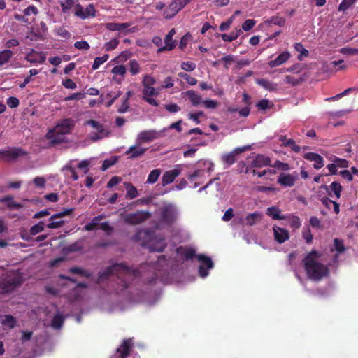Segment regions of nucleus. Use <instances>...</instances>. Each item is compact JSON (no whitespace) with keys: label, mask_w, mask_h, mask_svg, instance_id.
I'll use <instances>...</instances> for the list:
<instances>
[{"label":"nucleus","mask_w":358,"mask_h":358,"mask_svg":"<svg viewBox=\"0 0 358 358\" xmlns=\"http://www.w3.org/2000/svg\"><path fill=\"white\" fill-rule=\"evenodd\" d=\"M298 179L297 174L292 175L290 173H281L277 180L279 185L285 187H293Z\"/></svg>","instance_id":"nucleus-18"},{"label":"nucleus","mask_w":358,"mask_h":358,"mask_svg":"<svg viewBox=\"0 0 358 358\" xmlns=\"http://www.w3.org/2000/svg\"><path fill=\"white\" fill-rule=\"evenodd\" d=\"M273 231L275 241L280 244L285 243L289 238V231L284 228L274 225Z\"/></svg>","instance_id":"nucleus-22"},{"label":"nucleus","mask_w":358,"mask_h":358,"mask_svg":"<svg viewBox=\"0 0 358 358\" xmlns=\"http://www.w3.org/2000/svg\"><path fill=\"white\" fill-rule=\"evenodd\" d=\"M45 59V55L43 52H36L34 49H31L25 56V60L32 64H43Z\"/></svg>","instance_id":"nucleus-20"},{"label":"nucleus","mask_w":358,"mask_h":358,"mask_svg":"<svg viewBox=\"0 0 358 358\" xmlns=\"http://www.w3.org/2000/svg\"><path fill=\"white\" fill-rule=\"evenodd\" d=\"M271 160L268 157L263 155H257L252 161V167L262 168L271 165Z\"/></svg>","instance_id":"nucleus-25"},{"label":"nucleus","mask_w":358,"mask_h":358,"mask_svg":"<svg viewBox=\"0 0 358 358\" xmlns=\"http://www.w3.org/2000/svg\"><path fill=\"white\" fill-rule=\"evenodd\" d=\"M162 136V131H157L155 129L145 130L141 131L136 139V142L150 143Z\"/></svg>","instance_id":"nucleus-12"},{"label":"nucleus","mask_w":358,"mask_h":358,"mask_svg":"<svg viewBox=\"0 0 358 358\" xmlns=\"http://www.w3.org/2000/svg\"><path fill=\"white\" fill-rule=\"evenodd\" d=\"M85 125L91 127L92 130L88 134L90 139L96 141L103 139L109 135V131L98 121L90 120L85 122Z\"/></svg>","instance_id":"nucleus-5"},{"label":"nucleus","mask_w":358,"mask_h":358,"mask_svg":"<svg viewBox=\"0 0 358 358\" xmlns=\"http://www.w3.org/2000/svg\"><path fill=\"white\" fill-rule=\"evenodd\" d=\"M266 214L273 220H283L286 219L285 215H282V210L277 206L268 207L266 210Z\"/></svg>","instance_id":"nucleus-27"},{"label":"nucleus","mask_w":358,"mask_h":358,"mask_svg":"<svg viewBox=\"0 0 358 358\" xmlns=\"http://www.w3.org/2000/svg\"><path fill=\"white\" fill-rule=\"evenodd\" d=\"M119 44V40L117 38H113L110 41L106 42L104 45L103 48L106 51H111L114 49H115Z\"/></svg>","instance_id":"nucleus-50"},{"label":"nucleus","mask_w":358,"mask_h":358,"mask_svg":"<svg viewBox=\"0 0 358 358\" xmlns=\"http://www.w3.org/2000/svg\"><path fill=\"white\" fill-rule=\"evenodd\" d=\"M185 94L187 96L193 106H197L203 102L201 96L193 90L186 91Z\"/></svg>","instance_id":"nucleus-28"},{"label":"nucleus","mask_w":358,"mask_h":358,"mask_svg":"<svg viewBox=\"0 0 358 358\" xmlns=\"http://www.w3.org/2000/svg\"><path fill=\"white\" fill-rule=\"evenodd\" d=\"M150 214L146 211H137L134 213H129L123 217L125 223L136 225L142 223L149 218Z\"/></svg>","instance_id":"nucleus-7"},{"label":"nucleus","mask_w":358,"mask_h":358,"mask_svg":"<svg viewBox=\"0 0 358 358\" xmlns=\"http://www.w3.org/2000/svg\"><path fill=\"white\" fill-rule=\"evenodd\" d=\"M246 150L245 147L242 148H236L233 150L231 152L229 153H225L221 156L222 162L227 165V166H229L232 165L236 160V156L244 152Z\"/></svg>","instance_id":"nucleus-19"},{"label":"nucleus","mask_w":358,"mask_h":358,"mask_svg":"<svg viewBox=\"0 0 358 358\" xmlns=\"http://www.w3.org/2000/svg\"><path fill=\"white\" fill-rule=\"evenodd\" d=\"M156 83V80L150 75H145L143 78L142 85L143 87L153 86Z\"/></svg>","instance_id":"nucleus-54"},{"label":"nucleus","mask_w":358,"mask_h":358,"mask_svg":"<svg viewBox=\"0 0 358 358\" xmlns=\"http://www.w3.org/2000/svg\"><path fill=\"white\" fill-rule=\"evenodd\" d=\"M153 234L148 230H140L134 236V240L139 241L143 247H146L150 252H162L166 243L163 237L152 238Z\"/></svg>","instance_id":"nucleus-3"},{"label":"nucleus","mask_w":358,"mask_h":358,"mask_svg":"<svg viewBox=\"0 0 358 358\" xmlns=\"http://www.w3.org/2000/svg\"><path fill=\"white\" fill-rule=\"evenodd\" d=\"M131 56V54L127 51L122 52L115 59H113V62H124L127 61Z\"/></svg>","instance_id":"nucleus-59"},{"label":"nucleus","mask_w":358,"mask_h":358,"mask_svg":"<svg viewBox=\"0 0 358 358\" xmlns=\"http://www.w3.org/2000/svg\"><path fill=\"white\" fill-rule=\"evenodd\" d=\"M2 324L10 328H13L16 324V320L14 317L10 315H6L2 319Z\"/></svg>","instance_id":"nucleus-46"},{"label":"nucleus","mask_w":358,"mask_h":358,"mask_svg":"<svg viewBox=\"0 0 358 358\" xmlns=\"http://www.w3.org/2000/svg\"><path fill=\"white\" fill-rule=\"evenodd\" d=\"M283 145L285 147H290L292 150L296 153L301 151V147L296 145L294 141L292 139H287Z\"/></svg>","instance_id":"nucleus-55"},{"label":"nucleus","mask_w":358,"mask_h":358,"mask_svg":"<svg viewBox=\"0 0 358 358\" xmlns=\"http://www.w3.org/2000/svg\"><path fill=\"white\" fill-rule=\"evenodd\" d=\"M73 125L74 124L72 120L64 119L58 123L53 129L55 130V132L61 133L66 136L67 134L71 132Z\"/></svg>","instance_id":"nucleus-21"},{"label":"nucleus","mask_w":358,"mask_h":358,"mask_svg":"<svg viewBox=\"0 0 358 358\" xmlns=\"http://www.w3.org/2000/svg\"><path fill=\"white\" fill-rule=\"evenodd\" d=\"M21 284V278L14 272L7 273L0 281V294L13 290Z\"/></svg>","instance_id":"nucleus-4"},{"label":"nucleus","mask_w":358,"mask_h":358,"mask_svg":"<svg viewBox=\"0 0 358 358\" xmlns=\"http://www.w3.org/2000/svg\"><path fill=\"white\" fill-rule=\"evenodd\" d=\"M241 29L236 30L235 32H231L229 34H224L222 35V38L224 41L231 42L236 40L240 35Z\"/></svg>","instance_id":"nucleus-49"},{"label":"nucleus","mask_w":358,"mask_h":358,"mask_svg":"<svg viewBox=\"0 0 358 358\" xmlns=\"http://www.w3.org/2000/svg\"><path fill=\"white\" fill-rule=\"evenodd\" d=\"M64 317L60 313H57L54 316V317L52 320V322H51L52 327H53L55 329L61 328L64 323Z\"/></svg>","instance_id":"nucleus-40"},{"label":"nucleus","mask_w":358,"mask_h":358,"mask_svg":"<svg viewBox=\"0 0 358 358\" xmlns=\"http://www.w3.org/2000/svg\"><path fill=\"white\" fill-rule=\"evenodd\" d=\"M84 98H85V92H77L65 97L64 101H68L71 100H81Z\"/></svg>","instance_id":"nucleus-57"},{"label":"nucleus","mask_w":358,"mask_h":358,"mask_svg":"<svg viewBox=\"0 0 358 358\" xmlns=\"http://www.w3.org/2000/svg\"><path fill=\"white\" fill-rule=\"evenodd\" d=\"M73 208L65 209L64 210L52 215L49 219V223L47 227L49 229H57L61 227L64 224V220H61L62 217L70 215L73 212Z\"/></svg>","instance_id":"nucleus-10"},{"label":"nucleus","mask_w":358,"mask_h":358,"mask_svg":"<svg viewBox=\"0 0 358 358\" xmlns=\"http://www.w3.org/2000/svg\"><path fill=\"white\" fill-rule=\"evenodd\" d=\"M256 106L259 110H265L270 108L272 104L268 99H262L256 104Z\"/></svg>","instance_id":"nucleus-61"},{"label":"nucleus","mask_w":358,"mask_h":358,"mask_svg":"<svg viewBox=\"0 0 358 358\" xmlns=\"http://www.w3.org/2000/svg\"><path fill=\"white\" fill-rule=\"evenodd\" d=\"M1 202L6 203L7 206L10 208H19L22 206L21 204L16 203L11 197H5L0 199Z\"/></svg>","instance_id":"nucleus-53"},{"label":"nucleus","mask_w":358,"mask_h":358,"mask_svg":"<svg viewBox=\"0 0 358 358\" xmlns=\"http://www.w3.org/2000/svg\"><path fill=\"white\" fill-rule=\"evenodd\" d=\"M334 245L335 250L338 253L343 252L345 250V248L344 246L343 241H341L338 238H335L334 240Z\"/></svg>","instance_id":"nucleus-60"},{"label":"nucleus","mask_w":358,"mask_h":358,"mask_svg":"<svg viewBox=\"0 0 358 358\" xmlns=\"http://www.w3.org/2000/svg\"><path fill=\"white\" fill-rule=\"evenodd\" d=\"M330 189L334 193L337 199H339L341 196V192L342 190V187H341V184L336 181H334L330 185Z\"/></svg>","instance_id":"nucleus-48"},{"label":"nucleus","mask_w":358,"mask_h":358,"mask_svg":"<svg viewBox=\"0 0 358 358\" xmlns=\"http://www.w3.org/2000/svg\"><path fill=\"white\" fill-rule=\"evenodd\" d=\"M141 144V143L136 141L135 145H133L128 148L125 152V155H128V159H135L144 155L145 152L148 150V148L142 147Z\"/></svg>","instance_id":"nucleus-16"},{"label":"nucleus","mask_w":358,"mask_h":358,"mask_svg":"<svg viewBox=\"0 0 358 358\" xmlns=\"http://www.w3.org/2000/svg\"><path fill=\"white\" fill-rule=\"evenodd\" d=\"M130 26L129 23L109 22L106 24V28L110 31H123Z\"/></svg>","instance_id":"nucleus-33"},{"label":"nucleus","mask_w":358,"mask_h":358,"mask_svg":"<svg viewBox=\"0 0 358 358\" xmlns=\"http://www.w3.org/2000/svg\"><path fill=\"white\" fill-rule=\"evenodd\" d=\"M256 83L262 87L263 88L267 90H269V91H273V90H276V88H277V85L276 84H275L273 83H271L268 80H266V79L257 78L256 79Z\"/></svg>","instance_id":"nucleus-35"},{"label":"nucleus","mask_w":358,"mask_h":358,"mask_svg":"<svg viewBox=\"0 0 358 358\" xmlns=\"http://www.w3.org/2000/svg\"><path fill=\"white\" fill-rule=\"evenodd\" d=\"M285 217H286L285 220L289 222V227L291 228L299 229L301 227V222L298 216L292 215V214H289V215H285Z\"/></svg>","instance_id":"nucleus-36"},{"label":"nucleus","mask_w":358,"mask_h":358,"mask_svg":"<svg viewBox=\"0 0 358 358\" xmlns=\"http://www.w3.org/2000/svg\"><path fill=\"white\" fill-rule=\"evenodd\" d=\"M111 73L123 78L127 73V69L124 65H117L111 69Z\"/></svg>","instance_id":"nucleus-45"},{"label":"nucleus","mask_w":358,"mask_h":358,"mask_svg":"<svg viewBox=\"0 0 358 358\" xmlns=\"http://www.w3.org/2000/svg\"><path fill=\"white\" fill-rule=\"evenodd\" d=\"M181 69L186 71H192L196 69V64L191 62H182Z\"/></svg>","instance_id":"nucleus-62"},{"label":"nucleus","mask_w":358,"mask_h":358,"mask_svg":"<svg viewBox=\"0 0 358 358\" xmlns=\"http://www.w3.org/2000/svg\"><path fill=\"white\" fill-rule=\"evenodd\" d=\"M182 168V164H177L173 169L166 171L162 176V185L166 186L173 182L176 178L181 173Z\"/></svg>","instance_id":"nucleus-13"},{"label":"nucleus","mask_w":358,"mask_h":358,"mask_svg":"<svg viewBox=\"0 0 358 358\" xmlns=\"http://www.w3.org/2000/svg\"><path fill=\"white\" fill-rule=\"evenodd\" d=\"M128 68L132 76H136L141 72L140 64L136 59H131L129 62Z\"/></svg>","instance_id":"nucleus-39"},{"label":"nucleus","mask_w":358,"mask_h":358,"mask_svg":"<svg viewBox=\"0 0 358 358\" xmlns=\"http://www.w3.org/2000/svg\"><path fill=\"white\" fill-rule=\"evenodd\" d=\"M202 104L206 108L208 109H214L218 105L217 102L213 99L203 100Z\"/></svg>","instance_id":"nucleus-64"},{"label":"nucleus","mask_w":358,"mask_h":358,"mask_svg":"<svg viewBox=\"0 0 358 358\" xmlns=\"http://www.w3.org/2000/svg\"><path fill=\"white\" fill-rule=\"evenodd\" d=\"M59 278L61 280H64L66 281V282H59V284L62 286H64L66 285H68V287H69L70 289H71L72 292H73V294H68V296L70 297L71 295H75L77 296H78V290L76 289L77 285H76V282L69 278L65 277L64 275H61L59 276Z\"/></svg>","instance_id":"nucleus-30"},{"label":"nucleus","mask_w":358,"mask_h":358,"mask_svg":"<svg viewBox=\"0 0 358 358\" xmlns=\"http://www.w3.org/2000/svg\"><path fill=\"white\" fill-rule=\"evenodd\" d=\"M196 257L198 261L200 262L199 267V275L202 278H204L208 275V270L213 268V262L210 257L204 255H199Z\"/></svg>","instance_id":"nucleus-8"},{"label":"nucleus","mask_w":358,"mask_h":358,"mask_svg":"<svg viewBox=\"0 0 358 358\" xmlns=\"http://www.w3.org/2000/svg\"><path fill=\"white\" fill-rule=\"evenodd\" d=\"M165 45L161 47L158 49V52H163L164 50L171 51L174 49L176 47V41L173 39L172 37L166 35L164 38Z\"/></svg>","instance_id":"nucleus-34"},{"label":"nucleus","mask_w":358,"mask_h":358,"mask_svg":"<svg viewBox=\"0 0 358 358\" xmlns=\"http://www.w3.org/2000/svg\"><path fill=\"white\" fill-rule=\"evenodd\" d=\"M62 13L65 14H70L71 10L75 13L77 5H79L78 1L76 0H61L59 1Z\"/></svg>","instance_id":"nucleus-24"},{"label":"nucleus","mask_w":358,"mask_h":358,"mask_svg":"<svg viewBox=\"0 0 358 358\" xmlns=\"http://www.w3.org/2000/svg\"><path fill=\"white\" fill-rule=\"evenodd\" d=\"M178 215V211L176 207L169 204L162 210L161 220L166 224H171L176 220Z\"/></svg>","instance_id":"nucleus-9"},{"label":"nucleus","mask_w":358,"mask_h":358,"mask_svg":"<svg viewBox=\"0 0 358 358\" xmlns=\"http://www.w3.org/2000/svg\"><path fill=\"white\" fill-rule=\"evenodd\" d=\"M159 92L152 86L150 87H145L143 90V99L146 102H148L150 105L153 106H158V102L153 98V96H157L159 94Z\"/></svg>","instance_id":"nucleus-17"},{"label":"nucleus","mask_w":358,"mask_h":358,"mask_svg":"<svg viewBox=\"0 0 358 358\" xmlns=\"http://www.w3.org/2000/svg\"><path fill=\"white\" fill-rule=\"evenodd\" d=\"M24 154V152L21 148H12L3 152L4 157L10 159H15Z\"/></svg>","instance_id":"nucleus-32"},{"label":"nucleus","mask_w":358,"mask_h":358,"mask_svg":"<svg viewBox=\"0 0 358 358\" xmlns=\"http://www.w3.org/2000/svg\"><path fill=\"white\" fill-rule=\"evenodd\" d=\"M178 13V11L176 9H175L173 4L170 3L164 10L163 11V17L165 19H171L173 18L176 14Z\"/></svg>","instance_id":"nucleus-38"},{"label":"nucleus","mask_w":358,"mask_h":358,"mask_svg":"<svg viewBox=\"0 0 358 358\" xmlns=\"http://www.w3.org/2000/svg\"><path fill=\"white\" fill-rule=\"evenodd\" d=\"M13 56L10 50H4L0 52V67L7 63Z\"/></svg>","instance_id":"nucleus-41"},{"label":"nucleus","mask_w":358,"mask_h":358,"mask_svg":"<svg viewBox=\"0 0 358 358\" xmlns=\"http://www.w3.org/2000/svg\"><path fill=\"white\" fill-rule=\"evenodd\" d=\"M109 58L108 55H103L102 57H97L94 59V62L92 64V69L96 70L99 68V66L106 62Z\"/></svg>","instance_id":"nucleus-44"},{"label":"nucleus","mask_w":358,"mask_h":358,"mask_svg":"<svg viewBox=\"0 0 358 358\" xmlns=\"http://www.w3.org/2000/svg\"><path fill=\"white\" fill-rule=\"evenodd\" d=\"M295 50L300 52V55L298 56V59L301 61L303 57H306L309 55V52L304 48L303 45L301 43H296L294 44Z\"/></svg>","instance_id":"nucleus-42"},{"label":"nucleus","mask_w":358,"mask_h":358,"mask_svg":"<svg viewBox=\"0 0 358 358\" xmlns=\"http://www.w3.org/2000/svg\"><path fill=\"white\" fill-rule=\"evenodd\" d=\"M76 159L69 160L66 165L62 167V171L64 173L67 180L76 181L78 179V176L76 172Z\"/></svg>","instance_id":"nucleus-15"},{"label":"nucleus","mask_w":358,"mask_h":358,"mask_svg":"<svg viewBox=\"0 0 358 358\" xmlns=\"http://www.w3.org/2000/svg\"><path fill=\"white\" fill-rule=\"evenodd\" d=\"M133 347L131 338L123 341L121 345L117 348L116 352L110 358H126L131 355V350Z\"/></svg>","instance_id":"nucleus-11"},{"label":"nucleus","mask_w":358,"mask_h":358,"mask_svg":"<svg viewBox=\"0 0 358 358\" xmlns=\"http://www.w3.org/2000/svg\"><path fill=\"white\" fill-rule=\"evenodd\" d=\"M178 76L185 80L186 82L190 85H195L197 83V80L195 78L192 77L186 73L180 72L178 73Z\"/></svg>","instance_id":"nucleus-51"},{"label":"nucleus","mask_w":358,"mask_h":358,"mask_svg":"<svg viewBox=\"0 0 358 358\" xmlns=\"http://www.w3.org/2000/svg\"><path fill=\"white\" fill-rule=\"evenodd\" d=\"M161 174V170L159 169H156L152 170L148 175L147 179V183L148 184H154L157 179L159 178Z\"/></svg>","instance_id":"nucleus-43"},{"label":"nucleus","mask_w":358,"mask_h":358,"mask_svg":"<svg viewBox=\"0 0 358 358\" xmlns=\"http://www.w3.org/2000/svg\"><path fill=\"white\" fill-rule=\"evenodd\" d=\"M303 262L307 275L312 280H320L329 273L328 268L320 262V255L315 250L311 251Z\"/></svg>","instance_id":"nucleus-2"},{"label":"nucleus","mask_w":358,"mask_h":358,"mask_svg":"<svg viewBox=\"0 0 358 358\" xmlns=\"http://www.w3.org/2000/svg\"><path fill=\"white\" fill-rule=\"evenodd\" d=\"M140 269H131L123 263L113 264L106 267L99 273L98 281L101 282L104 279L112 275L117 278V292L123 291L129 287V281L140 276Z\"/></svg>","instance_id":"nucleus-1"},{"label":"nucleus","mask_w":358,"mask_h":358,"mask_svg":"<svg viewBox=\"0 0 358 358\" xmlns=\"http://www.w3.org/2000/svg\"><path fill=\"white\" fill-rule=\"evenodd\" d=\"M96 14L95 8L93 4L90 3L85 8H83L80 3L77 5V8L74 15L82 19L85 20L91 17H94Z\"/></svg>","instance_id":"nucleus-14"},{"label":"nucleus","mask_w":358,"mask_h":358,"mask_svg":"<svg viewBox=\"0 0 358 358\" xmlns=\"http://www.w3.org/2000/svg\"><path fill=\"white\" fill-rule=\"evenodd\" d=\"M124 186L127 189V195L126 197L129 199H133L138 196V191L137 189L131 183L125 182Z\"/></svg>","instance_id":"nucleus-37"},{"label":"nucleus","mask_w":358,"mask_h":358,"mask_svg":"<svg viewBox=\"0 0 358 358\" xmlns=\"http://www.w3.org/2000/svg\"><path fill=\"white\" fill-rule=\"evenodd\" d=\"M190 0H173L171 3L173 4L175 9L178 11V13L189 2Z\"/></svg>","instance_id":"nucleus-52"},{"label":"nucleus","mask_w":358,"mask_h":358,"mask_svg":"<svg viewBox=\"0 0 358 358\" xmlns=\"http://www.w3.org/2000/svg\"><path fill=\"white\" fill-rule=\"evenodd\" d=\"M303 157L310 162H314L313 167L315 169H320L324 166L323 157L315 152H307L303 155Z\"/></svg>","instance_id":"nucleus-23"},{"label":"nucleus","mask_w":358,"mask_h":358,"mask_svg":"<svg viewBox=\"0 0 358 358\" xmlns=\"http://www.w3.org/2000/svg\"><path fill=\"white\" fill-rule=\"evenodd\" d=\"M290 57V54L287 52H283L280 55H279L275 59L271 60L268 62V65L270 67L273 68L278 66L285 62H287Z\"/></svg>","instance_id":"nucleus-29"},{"label":"nucleus","mask_w":358,"mask_h":358,"mask_svg":"<svg viewBox=\"0 0 358 358\" xmlns=\"http://www.w3.org/2000/svg\"><path fill=\"white\" fill-rule=\"evenodd\" d=\"M271 166L282 171H288L290 169V166L288 164L280 162L279 160H276L274 164Z\"/></svg>","instance_id":"nucleus-58"},{"label":"nucleus","mask_w":358,"mask_h":358,"mask_svg":"<svg viewBox=\"0 0 358 358\" xmlns=\"http://www.w3.org/2000/svg\"><path fill=\"white\" fill-rule=\"evenodd\" d=\"M357 0H342L338 6V10L345 11L350 7H352Z\"/></svg>","instance_id":"nucleus-47"},{"label":"nucleus","mask_w":358,"mask_h":358,"mask_svg":"<svg viewBox=\"0 0 358 358\" xmlns=\"http://www.w3.org/2000/svg\"><path fill=\"white\" fill-rule=\"evenodd\" d=\"M44 229V224L43 222H39L38 224L32 226L30 229V234L31 235H36Z\"/></svg>","instance_id":"nucleus-56"},{"label":"nucleus","mask_w":358,"mask_h":358,"mask_svg":"<svg viewBox=\"0 0 358 358\" xmlns=\"http://www.w3.org/2000/svg\"><path fill=\"white\" fill-rule=\"evenodd\" d=\"M203 169H196L192 173L188 174L187 177L190 181H193L196 179L203 178L205 176V173L210 175L213 171L214 164L209 160H204L202 162Z\"/></svg>","instance_id":"nucleus-6"},{"label":"nucleus","mask_w":358,"mask_h":358,"mask_svg":"<svg viewBox=\"0 0 358 358\" xmlns=\"http://www.w3.org/2000/svg\"><path fill=\"white\" fill-rule=\"evenodd\" d=\"M46 138L50 141L52 144H57L66 141V136L61 133H56L55 130L50 129L46 134Z\"/></svg>","instance_id":"nucleus-26"},{"label":"nucleus","mask_w":358,"mask_h":358,"mask_svg":"<svg viewBox=\"0 0 358 358\" xmlns=\"http://www.w3.org/2000/svg\"><path fill=\"white\" fill-rule=\"evenodd\" d=\"M262 217V214L259 212H255L252 213L248 214L245 219V224L248 226L255 225L258 221H259Z\"/></svg>","instance_id":"nucleus-31"},{"label":"nucleus","mask_w":358,"mask_h":358,"mask_svg":"<svg viewBox=\"0 0 358 358\" xmlns=\"http://www.w3.org/2000/svg\"><path fill=\"white\" fill-rule=\"evenodd\" d=\"M116 162H117V159L115 157L105 159L103 162V164L101 166V170L106 171L109 167L114 165L116 163Z\"/></svg>","instance_id":"nucleus-63"}]
</instances>
